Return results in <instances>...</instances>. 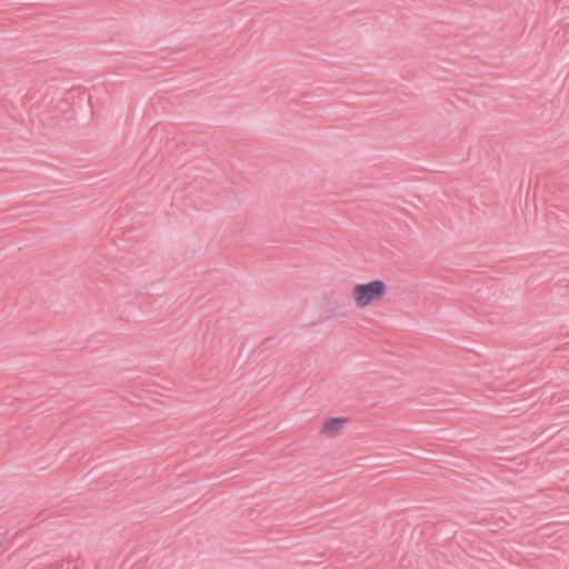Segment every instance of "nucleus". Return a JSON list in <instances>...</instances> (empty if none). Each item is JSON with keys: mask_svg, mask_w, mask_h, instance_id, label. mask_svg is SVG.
<instances>
[{"mask_svg": "<svg viewBox=\"0 0 569 569\" xmlns=\"http://www.w3.org/2000/svg\"><path fill=\"white\" fill-rule=\"evenodd\" d=\"M387 292V286L382 280H372L359 283L352 289L351 297L359 308H366L382 298Z\"/></svg>", "mask_w": 569, "mask_h": 569, "instance_id": "nucleus-1", "label": "nucleus"}, {"mask_svg": "<svg viewBox=\"0 0 569 569\" xmlns=\"http://www.w3.org/2000/svg\"><path fill=\"white\" fill-rule=\"evenodd\" d=\"M345 419L330 418L321 427L320 432L329 436H337L343 428Z\"/></svg>", "mask_w": 569, "mask_h": 569, "instance_id": "nucleus-2", "label": "nucleus"}]
</instances>
